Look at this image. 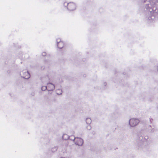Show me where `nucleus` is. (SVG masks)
I'll return each mask as SVG.
<instances>
[{"instance_id": "f257e3e1", "label": "nucleus", "mask_w": 158, "mask_h": 158, "mask_svg": "<svg viewBox=\"0 0 158 158\" xmlns=\"http://www.w3.org/2000/svg\"><path fill=\"white\" fill-rule=\"evenodd\" d=\"M139 122L138 119H132L130 120L129 124L132 127L136 126Z\"/></svg>"}, {"instance_id": "f03ea898", "label": "nucleus", "mask_w": 158, "mask_h": 158, "mask_svg": "<svg viewBox=\"0 0 158 158\" xmlns=\"http://www.w3.org/2000/svg\"><path fill=\"white\" fill-rule=\"evenodd\" d=\"M75 142L77 144L81 146L83 143V140L80 138H76L75 139Z\"/></svg>"}, {"instance_id": "7ed1b4c3", "label": "nucleus", "mask_w": 158, "mask_h": 158, "mask_svg": "<svg viewBox=\"0 0 158 158\" xmlns=\"http://www.w3.org/2000/svg\"><path fill=\"white\" fill-rule=\"evenodd\" d=\"M68 8L69 10H72L75 9V5L73 3H70L68 4Z\"/></svg>"}, {"instance_id": "20e7f679", "label": "nucleus", "mask_w": 158, "mask_h": 158, "mask_svg": "<svg viewBox=\"0 0 158 158\" xmlns=\"http://www.w3.org/2000/svg\"><path fill=\"white\" fill-rule=\"evenodd\" d=\"M46 88H47L48 90H51L54 89V85L51 83L48 84Z\"/></svg>"}, {"instance_id": "39448f33", "label": "nucleus", "mask_w": 158, "mask_h": 158, "mask_svg": "<svg viewBox=\"0 0 158 158\" xmlns=\"http://www.w3.org/2000/svg\"><path fill=\"white\" fill-rule=\"evenodd\" d=\"M64 45V44L62 42H60L58 44V47L59 48H61Z\"/></svg>"}, {"instance_id": "423d86ee", "label": "nucleus", "mask_w": 158, "mask_h": 158, "mask_svg": "<svg viewBox=\"0 0 158 158\" xmlns=\"http://www.w3.org/2000/svg\"><path fill=\"white\" fill-rule=\"evenodd\" d=\"M26 75L24 77L26 79H27L30 77V74L28 72L25 73Z\"/></svg>"}, {"instance_id": "0eeeda50", "label": "nucleus", "mask_w": 158, "mask_h": 158, "mask_svg": "<svg viewBox=\"0 0 158 158\" xmlns=\"http://www.w3.org/2000/svg\"><path fill=\"white\" fill-rule=\"evenodd\" d=\"M46 55V53L44 52L42 53V55L44 56Z\"/></svg>"}, {"instance_id": "6e6552de", "label": "nucleus", "mask_w": 158, "mask_h": 158, "mask_svg": "<svg viewBox=\"0 0 158 158\" xmlns=\"http://www.w3.org/2000/svg\"><path fill=\"white\" fill-rule=\"evenodd\" d=\"M58 91H60V93L61 94V90H58Z\"/></svg>"}, {"instance_id": "1a4fd4ad", "label": "nucleus", "mask_w": 158, "mask_h": 158, "mask_svg": "<svg viewBox=\"0 0 158 158\" xmlns=\"http://www.w3.org/2000/svg\"><path fill=\"white\" fill-rule=\"evenodd\" d=\"M87 120H90L89 119H87Z\"/></svg>"}]
</instances>
